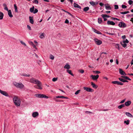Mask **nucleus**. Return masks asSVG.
Here are the masks:
<instances>
[{
  "label": "nucleus",
  "instance_id": "obj_38",
  "mask_svg": "<svg viewBox=\"0 0 133 133\" xmlns=\"http://www.w3.org/2000/svg\"><path fill=\"white\" fill-rule=\"evenodd\" d=\"M116 48H117L119 50V44H116L115 45Z\"/></svg>",
  "mask_w": 133,
  "mask_h": 133
},
{
  "label": "nucleus",
  "instance_id": "obj_44",
  "mask_svg": "<svg viewBox=\"0 0 133 133\" xmlns=\"http://www.w3.org/2000/svg\"><path fill=\"white\" fill-rule=\"evenodd\" d=\"M128 2L129 4L131 5L133 3V1H132L131 0H129L128 1Z\"/></svg>",
  "mask_w": 133,
  "mask_h": 133
},
{
  "label": "nucleus",
  "instance_id": "obj_49",
  "mask_svg": "<svg viewBox=\"0 0 133 133\" xmlns=\"http://www.w3.org/2000/svg\"><path fill=\"white\" fill-rule=\"evenodd\" d=\"M118 81H114L112 82V83L114 84H117Z\"/></svg>",
  "mask_w": 133,
  "mask_h": 133
},
{
  "label": "nucleus",
  "instance_id": "obj_42",
  "mask_svg": "<svg viewBox=\"0 0 133 133\" xmlns=\"http://www.w3.org/2000/svg\"><path fill=\"white\" fill-rule=\"evenodd\" d=\"M93 72L95 74H98L100 73V72L98 71H94Z\"/></svg>",
  "mask_w": 133,
  "mask_h": 133
},
{
  "label": "nucleus",
  "instance_id": "obj_20",
  "mask_svg": "<svg viewBox=\"0 0 133 133\" xmlns=\"http://www.w3.org/2000/svg\"><path fill=\"white\" fill-rule=\"evenodd\" d=\"M56 98H65L68 99V98L67 97H64L62 96H58L56 97Z\"/></svg>",
  "mask_w": 133,
  "mask_h": 133
},
{
  "label": "nucleus",
  "instance_id": "obj_43",
  "mask_svg": "<svg viewBox=\"0 0 133 133\" xmlns=\"http://www.w3.org/2000/svg\"><path fill=\"white\" fill-rule=\"evenodd\" d=\"M117 84L118 85H122L123 84L120 82L118 81Z\"/></svg>",
  "mask_w": 133,
  "mask_h": 133
},
{
  "label": "nucleus",
  "instance_id": "obj_3",
  "mask_svg": "<svg viewBox=\"0 0 133 133\" xmlns=\"http://www.w3.org/2000/svg\"><path fill=\"white\" fill-rule=\"evenodd\" d=\"M14 85L17 88L21 89L23 88L24 87V85L22 83H18L16 82L13 83Z\"/></svg>",
  "mask_w": 133,
  "mask_h": 133
},
{
  "label": "nucleus",
  "instance_id": "obj_54",
  "mask_svg": "<svg viewBox=\"0 0 133 133\" xmlns=\"http://www.w3.org/2000/svg\"><path fill=\"white\" fill-rule=\"evenodd\" d=\"M29 44L32 46L34 44L33 42L31 41H29Z\"/></svg>",
  "mask_w": 133,
  "mask_h": 133
},
{
  "label": "nucleus",
  "instance_id": "obj_24",
  "mask_svg": "<svg viewBox=\"0 0 133 133\" xmlns=\"http://www.w3.org/2000/svg\"><path fill=\"white\" fill-rule=\"evenodd\" d=\"M3 16L4 14L3 13L0 11V19H3Z\"/></svg>",
  "mask_w": 133,
  "mask_h": 133
},
{
  "label": "nucleus",
  "instance_id": "obj_25",
  "mask_svg": "<svg viewBox=\"0 0 133 133\" xmlns=\"http://www.w3.org/2000/svg\"><path fill=\"white\" fill-rule=\"evenodd\" d=\"M130 121L129 120L127 121H125L124 122V123L125 124L127 125H128L129 124Z\"/></svg>",
  "mask_w": 133,
  "mask_h": 133
},
{
  "label": "nucleus",
  "instance_id": "obj_52",
  "mask_svg": "<svg viewBox=\"0 0 133 133\" xmlns=\"http://www.w3.org/2000/svg\"><path fill=\"white\" fill-rule=\"evenodd\" d=\"M122 7L123 8L125 9L127 8V6L125 5H122Z\"/></svg>",
  "mask_w": 133,
  "mask_h": 133
},
{
  "label": "nucleus",
  "instance_id": "obj_4",
  "mask_svg": "<svg viewBox=\"0 0 133 133\" xmlns=\"http://www.w3.org/2000/svg\"><path fill=\"white\" fill-rule=\"evenodd\" d=\"M35 96L36 97H38V98H45L47 99L49 98L48 97L43 94H36L35 95Z\"/></svg>",
  "mask_w": 133,
  "mask_h": 133
},
{
  "label": "nucleus",
  "instance_id": "obj_15",
  "mask_svg": "<svg viewBox=\"0 0 133 133\" xmlns=\"http://www.w3.org/2000/svg\"><path fill=\"white\" fill-rule=\"evenodd\" d=\"M8 11V14L9 16L11 18L13 16V15L12 14V13L11 10H8V11Z\"/></svg>",
  "mask_w": 133,
  "mask_h": 133
},
{
  "label": "nucleus",
  "instance_id": "obj_29",
  "mask_svg": "<svg viewBox=\"0 0 133 133\" xmlns=\"http://www.w3.org/2000/svg\"><path fill=\"white\" fill-rule=\"evenodd\" d=\"M121 44L124 48H125L127 46V44L124 42H123L122 43H121Z\"/></svg>",
  "mask_w": 133,
  "mask_h": 133
},
{
  "label": "nucleus",
  "instance_id": "obj_64",
  "mask_svg": "<svg viewBox=\"0 0 133 133\" xmlns=\"http://www.w3.org/2000/svg\"><path fill=\"white\" fill-rule=\"evenodd\" d=\"M99 5L101 6H102L104 4L102 3H99Z\"/></svg>",
  "mask_w": 133,
  "mask_h": 133
},
{
  "label": "nucleus",
  "instance_id": "obj_41",
  "mask_svg": "<svg viewBox=\"0 0 133 133\" xmlns=\"http://www.w3.org/2000/svg\"><path fill=\"white\" fill-rule=\"evenodd\" d=\"M81 91V90H79L77 91L75 93V94L76 95H77L79 93L80 91Z\"/></svg>",
  "mask_w": 133,
  "mask_h": 133
},
{
  "label": "nucleus",
  "instance_id": "obj_47",
  "mask_svg": "<svg viewBox=\"0 0 133 133\" xmlns=\"http://www.w3.org/2000/svg\"><path fill=\"white\" fill-rule=\"evenodd\" d=\"M57 78H54L52 79V81L53 82H55L57 80Z\"/></svg>",
  "mask_w": 133,
  "mask_h": 133
},
{
  "label": "nucleus",
  "instance_id": "obj_45",
  "mask_svg": "<svg viewBox=\"0 0 133 133\" xmlns=\"http://www.w3.org/2000/svg\"><path fill=\"white\" fill-rule=\"evenodd\" d=\"M119 80L123 82H124V79L121 78H118Z\"/></svg>",
  "mask_w": 133,
  "mask_h": 133
},
{
  "label": "nucleus",
  "instance_id": "obj_10",
  "mask_svg": "<svg viewBox=\"0 0 133 133\" xmlns=\"http://www.w3.org/2000/svg\"><path fill=\"white\" fill-rule=\"evenodd\" d=\"M39 115L38 113L37 112H33L32 114V117L35 118L38 116Z\"/></svg>",
  "mask_w": 133,
  "mask_h": 133
},
{
  "label": "nucleus",
  "instance_id": "obj_1",
  "mask_svg": "<svg viewBox=\"0 0 133 133\" xmlns=\"http://www.w3.org/2000/svg\"><path fill=\"white\" fill-rule=\"evenodd\" d=\"M30 82L37 84V85H35L34 87L35 88L39 89L41 90L42 89V83L38 79H36L34 78H32L30 79Z\"/></svg>",
  "mask_w": 133,
  "mask_h": 133
},
{
  "label": "nucleus",
  "instance_id": "obj_2",
  "mask_svg": "<svg viewBox=\"0 0 133 133\" xmlns=\"http://www.w3.org/2000/svg\"><path fill=\"white\" fill-rule=\"evenodd\" d=\"M13 101L15 104L17 106H19L21 104V101L17 96H15L13 98Z\"/></svg>",
  "mask_w": 133,
  "mask_h": 133
},
{
  "label": "nucleus",
  "instance_id": "obj_13",
  "mask_svg": "<svg viewBox=\"0 0 133 133\" xmlns=\"http://www.w3.org/2000/svg\"><path fill=\"white\" fill-rule=\"evenodd\" d=\"M105 8L106 10H109L111 9V8L109 6L108 4H105Z\"/></svg>",
  "mask_w": 133,
  "mask_h": 133
},
{
  "label": "nucleus",
  "instance_id": "obj_55",
  "mask_svg": "<svg viewBox=\"0 0 133 133\" xmlns=\"http://www.w3.org/2000/svg\"><path fill=\"white\" fill-rule=\"evenodd\" d=\"M69 23V21L68 19H66L65 21V23L68 24Z\"/></svg>",
  "mask_w": 133,
  "mask_h": 133
},
{
  "label": "nucleus",
  "instance_id": "obj_21",
  "mask_svg": "<svg viewBox=\"0 0 133 133\" xmlns=\"http://www.w3.org/2000/svg\"><path fill=\"white\" fill-rule=\"evenodd\" d=\"M74 7L80 9H81V7L79 5L77 4L74 3Z\"/></svg>",
  "mask_w": 133,
  "mask_h": 133
},
{
  "label": "nucleus",
  "instance_id": "obj_11",
  "mask_svg": "<svg viewBox=\"0 0 133 133\" xmlns=\"http://www.w3.org/2000/svg\"><path fill=\"white\" fill-rule=\"evenodd\" d=\"M119 72L121 75H126V74L122 69H119Z\"/></svg>",
  "mask_w": 133,
  "mask_h": 133
},
{
  "label": "nucleus",
  "instance_id": "obj_35",
  "mask_svg": "<svg viewBox=\"0 0 133 133\" xmlns=\"http://www.w3.org/2000/svg\"><path fill=\"white\" fill-rule=\"evenodd\" d=\"M89 9V8L88 7H86L84 8L83 9V10L85 11H88Z\"/></svg>",
  "mask_w": 133,
  "mask_h": 133
},
{
  "label": "nucleus",
  "instance_id": "obj_23",
  "mask_svg": "<svg viewBox=\"0 0 133 133\" xmlns=\"http://www.w3.org/2000/svg\"><path fill=\"white\" fill-rule=\"evenodd\" d=\"M66 71L69 74L71 75L72 76H74V75L72 73L71 71V70H67Z\"/></svg>",
  "mask_w": 133,
  "mask_h": 133
},
{
  "label": "nucleus",
  "instance_id": "obj_56",
  "mask_svg": "<svg viewBox=\"0 0 133 133\" xmlns=\"http://www.w3.org/2000/svg\"><path fill=\"white\" fill-rule=\"evenodd\" d=\"M112 19L113 20H117L119 21V19H118L117 18H114V17H112Z\"/></svg>",
  "mask_w": 133,
  "mask_h": 133
},
{
  "label": "nucleus",
  "instance_id": "obj_62",
  "mask_svg": "<svg viewBox=\"0 0 133 133\" xmlns=\"http://www.w3.org/2000/svg\"><path fill=\"white\" fill-rule=\"evenodd\" d=\"M85 113H91V114H92V112H91L89 111H85Z\"/></svg>",
  "mask_w": 133,
  "mask_h": 133
},
{
  "label": "nucleus",
  "instance_id": "obj_30",
  "mask_svg": "<svg viewBox=\"0 0 133 133\" xmlns=\"http://www.w3.org/2000/svg\"><path fill=\"white\" fill-rule=\"evenodd\" d=\"M14 7L15 9V12H18L17 8V6H16V4H14Z\"/></svg>",
  "mask_w": 133,
  "mask_h": 133
},
{
  "label": "nucleus",
  "instance_id": "obj_34",
  "mask_svg": "<svg viewBox=\"0 0 133 133\" xmlns=\"http://www.w3.org/2000/svg\"><path fill=\"white\" fill-rule=\"evenodd\" d=\"M21 75L25 77H29L30 76L29 74L27 75L25 73Z\"/></svg>",
  "mask_w": 133,
  "mask_h": 133
},
{
  "label": "nucleus",
  "instance_id": "obj_32",
  "mask_svg": "<svg viewBox=\"0 0 133 133\" xmlns=\"http://www.w3.org/2000/svg\"><path fill=\"white\" fill-rule=\"evenodd\" d=\"M34 6H33L32 8H30V11L31 12H33H33L34 11Z\"/></svg>",
  "mask_w": 133,
  "mask_h": 133
},
{
  "label": "nucleus",
  "instance_id": "obj_7",
  "mask_svg": "<svg viewBox=\"0 0 133 133\" xmlns=\"http://www.w3.org/2000/svg\"><path fill=\"white\" fill-rule=\"evenodd\" d=\"M99 77V75H96V76L95 75H92L90 76L92 79L94 80H96Z\"/></svg>",
  "mask_w": 133,
  "mask_h": 133
},
{
  "label": "nucleus",
  "instance_id": "obj_33",
  "mask_svg": "<svg viewBox=\"0 0 133 133\" xmlns=\"http://www.w3.org/2000/svg\"><path fill=\"white\" fill-rule=\"evenodd\" d=\"M101 16L103 18L104 21H105L107 20V18L105 16V15L102 14L101 15Z\"/></svg>",
  "mask_w": 133,
  "mask_h": 133
},
{
  "label": "nucleus",
  "instance_id": "obj_5",
  "mask_svg": "<svg viewBox=\"0 0 133 133\" xmlns=\"http://www.w3.org/2000/svg\"><path fill=\"white\" fill-rule=\"evenodd\" d=\"M119 26L120 27L125 28L126 27V24L123 22H120L118 24Z\"/></svg>",
  "mask_w": 133,
  "mask_h": 133
},
{
  "label": "nucleus",
  "instance_id": "obj_27",
  "mask_svg": "<svg viewBox=\"0 0 133 133\" xmlns=\"http://www.w3.org/2000/svg\"><path fill=\"white\" fill-rule=\"evenodd\" d=\"M3 5L4 7V9L6 11H8V9L7 6L6 4H4Z\"/></svg>",
  "mask_w": 133,
  "mask_h": 133
},
{
  "label": "nucleus",
  "instance_id": "obj_17",
  "mask_svg": "<svg viewBox=\"0 0 133 133\" xmlns=\"http://www.w3.org/2000/svg\"><path fill=\"white\" fill-rule=\"evenodd\" d=\"M92 30H93V31L94 32H95V33H96V34H102L99 31H98L97 30L94 29L92 28Z\"/></svg>",
  "mask_w": 133,
  "mask_h": 133
},
{
  "label": "nucleus",
  "instance_id": "obj_26",
  "mask_svg": "<svg viewBox=\"0 0 133 133\" xmlns=\"http://www.w3.org/2000/svg\"><path fill=\"white\" fill-rule=\"evenodd\" d=\"M121 77L123 78L126 79H128L129 81H131V79L130 78H129L128 77L126 76H121Z\"/></svg>",
  "mask_w": 133,
  "mask_h": 133
},
{
  "label": "nucleus",
  "instance_id": "obj_36",
  "mask_svg": "<svg viewBox=\"0 0 133 133\" xmlns=\"http://www.w3.org/2000/svg\"><path fill=\"white\" fill-rule=\"evenodd\" d=\"M44 33H42L40 36L39 37L41 39L43 38L44 37Z\"/></svg>",
  "mask_w": 133,
  "mask_h": 133
},
{
  "label": "nucleus",
  "instance_id": "obj_19",
  "mask_svg": "<svg viewBox=\"0 0 133 133\" xmlns=\"http://www.w3.org/2000/svg\"><path fill=\"white\" fill-rule=\"evenodd\" d=\"M29 21L30 22L31 24H33L34 23V21L33 20V17H31V16H29Z\"/></svg>",
  "mask_w": 133,
  "mask_h": 133
},
{
  "label": "nucleus",
  "instance_id": "obj_16",
  "mask_svg": "<svg viewBox=\"0 0 133 133\" xmlns=\"http://www.w3.org/2000/svg\"><path fill=\"white\" fill-rule=\"evenodd\" d=\"M131 103V102L130 101H128L125 103V105L127 106H129Z\"/></svg>",
  "mask_w": 133,
  "mask_h": 133
},
{
  "label": "nucleus",
  "instance_id": "obj_31",
  "mask_svg": "<svg viewBox=\"0 0 133 133\" xmlns=\"http://www.w3.org/2000/svg\"><path fill=\"white\" fill-rule=\"evenodd\" d=\"M89 3L92 6H94L95 5V3L93 1L90 2Z\"/></svg>",
  "mask_w": 133,
  "mask_h": 133
},
{
  "label": "nucleus",
  "instance_id": "obj_22",
  "mask_svg": "<svg viewBox=\"0 0 133 133\" xmlns=\"http://www.w3.org/2000/svg\"><path fill=\"white\" fill-rule=\"evenodd\" d=\"M91 84L92 87L96 89L98 87L94 83H93V82H91Z\"/></svg>",
  "mask_w": 133,
  "mask_h": 133
},
{
  "label": "nucleus",
  "instance_id": "obj_50",
  "mask_svg": "<svg viewBox=\"0 0 133 133\" xmlns=\"http://www.w3.org/2000/svg\"><path fill=\"white\" fill-rule=\"evenodd\" d=\"M115 9H118V6L116 5H114Z\"/></svg>",
  "mask_w": 133,
  "mask_h": 133
},
{
  "label": "nucleus",
  "instance_id": "obj_58",
  "mask_svg": "<svg viewBox=\"0 0 133 133\" xmlns=\"http://www.w3.org/2000/svg\"><path fill=\"white\" fill-rule=\"evenodd\" d=\"M55 101L56 102H63V101L60 100L59 99H56L55 100Z\"/></svg>",
  "mask_w": 133,
  "mask_h": 133
},
{
  "label": "nucleus",
  "instance_id": "obj_57",
  "mask_svg": "<svg viewBox=\"0 0 133 133\" xmlns=\"http://www.w3.org/2000/svg\"><path fill=\"white\" fill-rule=\"evenodd\" d=\"M123 42H124L125 43H128L129 42V41L127 39H126L125 41H124Z\"/></svg>",
  "mask_w": 133,
  "mask_h": 133
},
{
  "label": "nucleus",
  "instance_id": "obj_60",
  "mask_svg": "<svg viewBox=\"0 0 133 133\" xmlns=\"http://www.w3.org/2000/svg\"><path fill=\"white\" fill-rule=\"evenodd\" d=\"M105 54V55H107V53L106 52H102L101 53V56H102V54Z\"/></svg>",
  "mask_w": 133,
  "mask_h": 133
},
{
  "label": "nucleus",
  "instance_id": "obj_61",
  "mask_svg": "<svg viewBox=\"0 0 133 133\" xmlns=\"http://www.w3.org/2000/svg\"><path fill=\"white\" fill-rule=\"evenodd\" d=\"M27 27H28V28L29 30H31V27L29 25H27Z\"/></svg>",
  "mask_w": 133,
  "mask_h": 133
},
{
  "label": "nucleus",
  "instance_id": "obj_14",
  "mask_svg": "<svg viewBox=\"0 0 133 133\" xmlns=\"http://www.w3.org/2000/svg\"><path fill=\"white\" fill-rule=\"evenodd\" d=\"M125 114L126 116L129 117L130 118L133 117V115L131 114L129 112H126Z\"/></svg>",
  "mask_w": 133,
  "mask_h": 133
},
{
  "label": "nucleus",
  "instance_id": "obj_59",
  "mask_svg": "<svg viewBox=\"0 0 133 133\" xmlns=\"http://www.w3.org/2000/svg\"><path fill=\"white\" fill-rule=\"evenodd\" d=\"M120 13L122 14H126V13L125 11L123 12H120Z\"/></svg>",
  "mask_w": 133,
  "mask_h": 133
},
{
  "label": "nucleus",
  "instance_id": "obj_9",
  "mask_svg": "<svg viewBox=\"0 0 133 133\" xmlns=\"http://www.w3.org/2000/svg\"><path fill=\"white\" fill-rule=\"evenodd\" d=\"M0 93L6 97L9 96V95L6 91H2L0 89Z\"/></svg>",
  "mask_w": 133,
  "mask_h": 133
},
{
  "label": "nucleus",
  "instance_id": "obj_28",
  "mask_svg": "<svg viewBox=\"0 0 133 133\" xmlns=\"http://www.w3.org/2000/svg\"><path fill=\"white\" fill-rule=\"evenodd\" d=\"M125 107V105L124 104H121L118 107V108L119 109H121L122 108L124 107Z\"/></svg>",
  "mask_w": 133,
  "mask_h": 133
},
{
  "label": "nucleus",
  "instance_id": "obj_63",
  "mask_svg": "<svg viewBox=\"0 0 133 133\" xmlns=\"http://www.w3.org/2000/svg\"><path fill=\"white\" fill-rule=\"evenodd\" d=\"M122 38L123 39H125L126 38L125 36V35L122 36Z\"/></svg>",
  "mask_w": 133,
  "mask_h": 133
},
{
  "label": "nucleus",
  "instance_id": "obj_51",
  "mask_svg": "<svg viewBox=\"0 0 133 133\" xmlns=\"http://www.w3.org/2000/svg\"><path fill=\"white\" fill-rule=\"evenodd\" d=\"M33 3L34 2L35 4H38V1L36 0H34V1L33 2Z\"/></svg>",
  "mask_w": 133,
  "mask_h": 133
},
{
  "label": "nucleus",
  "instance_id": "obj_46",
  "mask_svg": "<svg viewBox=\"0 0 133 133\" xmlns=\"http://www.w3.org/2000/svg\"><path fill=\"white\" fill-rule=\"evenodd\" d=\"M38 11V10L36 9H35V10L34 11L33 13L34 14H36V13H37Z\"/></svg>",
  "mask_w": 133,
  "mask_h": 133
},
{
  "label": "nucleus",
  "instance_id": "obj_12",
  "mask_svg": "<svg viewBox=\"0 0 133 133\" xmlns=\"http://www.w3.org/2000/svg\"><path fill=\"white\" fill-rule=\"evenodd\" d=\"M107 24L108 25H114L115 24V23L113 21H108L107 22Z\"/></svg>",
  "mask_w": 133,
  "mask_h": 133
},
{
  "label": "nucleus",
  "instance_id": "obj_6",
  "mask_svg": "<svg viewBox=\"0 0 133 133\" xmlns=\"http://www.w3.org/2000/svg\"><path fill=\"white\" fill-rule=\"evenodd\" d=\"M94 41L96 44L97 45H99L102 43V41L97 38L95 39Z\"/></svg>",
  "mask_w": 133,
  "mask_h": 133
},
{
  "label": "nucleus",
  "instance_id": "obj_8",
  "mask_svg": "<svg viewBox=\"0 0 133 133\" xmlns=\"http://www.w3.org/2000/svg\"><path fill=\"white\" fill-rule=\"evenodd\" d=\"M83 89L84 90L88 92H92L94 91V90L93 89L88 87H84Z\"/></svg>",
  "mask_w": 133,
  "mask_h": 133
},
{
  "label": "nucleus",
  "instance_id": "obj_40",
  "mask_svg": "<svg viewBox=\"0 0 133 133\" xmlns=\"http://www.w3.org/2000/svg\"><path fill=\"white\" fill-rule=\"evenodd\" d=\"M78 71L79 72L82 74L84 72V70L83 69H79L78 70Z\"/></svg>",
  "mask_w": 133,
  "mask_h": 133
},
{
  "label": "nucleus",
  "instance_id": "obj_18",
  "mask_svg": "<svg viewBox=\"0 0 133 133\" xmlns=\"http://www.w3.org/2000/svg\"><path fill=\"white\" fill-rule=\"evenodd\" d=\"M64 68L65 69H66L68 70V69L70 68V65L66 63V65L64 66Z\"/></svg>",
  "mask_w": 133,
  "mask_h": 133
},
{
  "label": "nucleus",
  "instance_id": "obj_39",
  "mask_svg": "<svg viewBox=\"0 0 133 133\" xmlns=\"http://www.w3.org/2000/svg\"><path fill=\"white\" fill-rule=\"evenodd\" d=\"M50 58L52 60H53L54 58V56L52 55H50Z\"/></svg>",
  "mask_w": 133,
  "mask_h": 133
},
{
  "label": "nucleus",
  "instance_id": "obj_37",
  "mask_svg": "<svg viewBox=\"0 0 133 133\" xmlns=\"http://www.w3.org/2000/svg\"><path fill=\"white\" fill-rule=\"evenodd\" d=\"M102 18H98V22L99 23H101L102 22Z\"/></svg>",
  "mask_w": 133,
  "mask_h": 133
},
{
  "label": "nucleus",
  "instance_id": "obj_53",
  "mask_svg": "<svg viewBox=\"0 0 133 133\" xmlns=\"http://www.w3.org/2000/svg\"><path fill=\"white\" fill-rule=\"evenodd\" d=\"M125 99H124L123 100H122L120 102V103H121V104L125 102Z\"/></svg>",
  "mask_w": 133,
  "mask_h": 133
},
{
  "label": "nucleus",
  "instance_id": "obj_48",
  "mask_svg": "<svg viewBox=\"0 0 133 133\" xmlns=\"http://www.w3.org/2000/svg\"><path fill=\"white\" fill-rule=\"evenodd\" d=\"M20 42L22 44L24 45H25V46H26V44L24 42H23V41H20Z\"/></svg>",
  "mask_w": 133,
  "mask_h": 133
}]
</instances>
